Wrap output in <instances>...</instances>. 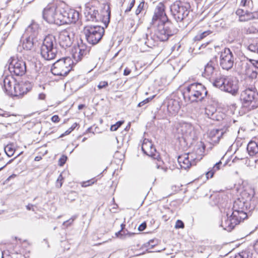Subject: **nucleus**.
<instances>
[{
  "instance_id": "1",
  "label": "nucleus",
  "mask_w": 258,
  "mask_h": 258,
  "mask_svg": "<svg viewBox=\"0 0 258 258\" xmlns=\"http://www.w3.org/2000/svg\"><path fill=\"white\" fill-rule=\"evenodd\" d=\"M257 203L254 188L246 186L234 202L232 209L224 212L226 215L222 216L220 226L224 230L231 231L241 221L247 218L248 212L253 210Z\"/></svg>"
},
{
  "instance_id": "2",
  "label": "nucleus",
  "mask_w": 258,
  "mask_h": 258,
  "mask_svg": "<svg viewBox=\"0 0 258 258\" xmlns=\"http://www.w3.org/2000/svg\"><path fill=\"white\" fill-rule=\"evenodd\" d=\"M240 100L243 107L248 110L256 108L258 107V93L253 86L246 88L240 94Z\"/></svg>"
},
{
  "instance_id": "3",
  "label": "nucleus",
  "mask_w": 258,
  "mask_h": 258,
  "mask_svg": "<svg viewBox=\"0 0 258 258\" xmlns=\"http://www.w3.org/2000/svg\"><path fill=\"white\" fill-rule=\"evenodd\" d=\"M206 87L201 83H192L188 85L184 93V98H188L191 102L202 101L207 95Z\"/></svg>"
},
{
  "instance_id": "4",
  "label": "nucleus",
  "mask_w": 258,
  "mask_h": 258,
  "mask_svg": "<svg viewBox=\"0 0 258 258\" xmlns=\"http://www.w3.org/2000/svg\"><path fill=\"white\" fill-rule=\"evenodd\" d=\"M213 85L224 91L235 95L238 90L237 82L233 80L232 78L226 77L219 74L213 82Z\"/></svg>"
},
{
  "instance_id": "5",
  "label": "nucleus",
  "mask_w": 258,
  "mask_h": 258,
  "mask_svg": "<svg viewBox=\"0 0 258 258\" xmlns=\"http://www.w3.org/2000/svg\"><path fill=\"white\" fill-rule=\"evenodd\" d=\"M57 52L56 43L54 36L52 35L46 36L40 49L42 57L46 60H51L55 58Z\"/></svg>"
},
{
  "instance_id": "6",
  "label": "nucleus",
  "mask_w": 258,
  "mask_h": 258,
  "mask_svg": "<svg viewBox=\"0 0 258 258\" xmlns=\"http://www.w3.org/2000/svg\"><path fill=\"white\" fill-rule=\"evenodd\" d=\"M190 6L188 3L176 1L170 7L173 18L177 22H181L188 17Z\"/></svg>"
},
{
  "instance_id": "7",
  "label": "nucleus",
  "mask_w": 258,
  "mask_h": 258,
  "mask_svg": "<svg viewBox=\"0 0 258 258\" xmlns=\"http://www.w3.org/2000/svg\"><path fill=\"white\" fill-rule=\"evenodd\" d=\"M73 64L69 57L59 59L53 64L51 71L55 76H66L72 69Z\"/></svg>"
},
{
  "instance_id": "8",
  "label": "nucleus",
  "mask_w": 258,
  "mask_h": 258,
  "mask_svg": "<svg viewBox=\"0 0 258 258\" xmlns=\"http://www.w3.org/2000/svg\"><path fill=\"white\" fill-rule=\"evenodd\" d=\"M84 33L87 42L92 45L97 44L104 34V28L99 26H87Z\"/></svg>"
},
{
  "instance_id": "9",
  "label": "nucleus",
  "mask_w": 258,
  "mask_h": 258,
  "mask_svg": "<svg viewBox=\"0 0 258 258\" xmlns=\"http://www.w3.org/2000/svg\"><path fill=\"white\" fill-rule=\"evenodd\" d=\"M157 24V27L155 31V35L161 41H166L170 36L176 33V30L173 29V25L170 22L159 23Z\"/></svg>"
},
{
  "instance_id": "10",
  "label": "nucleus",
  "mask_w": 258,
  "mask_h": 258,
  "mask_svg": "<svg viewBox=\"0 0 258 258\" xmlns=\"http://www.w3.org/2000/svg\"><path fill=\"white\" fill-rule=\"evenodd\" d=\"M59 25L76 23L79 19V13L74 9L59 8Z\"/></svg>"
},
{
  "instance_id": "11",
  "label": "nucleus",
  "mask_w": 258,
  "mask_h": 258,
  "mask_svg": "<svg viewBox=\"0 0 258 258\" xmlns=\"http://www.w3.org/2000/svg\"><path fill=\"white\" fill-rule=\"evenodd\" d=\"M9 70L16 76H22L26 72L25 62L21 58L16 56L11 57L9 61Z\"/></svg>"
},
{
  "instance_id": "12",
  "label": "nucleus",
  "mask_w": 258,
  "mask_h": 258,
  "mask_svg": "<svg viewBox=\"0 0 258 258\" xmlns=\"http://www.w3.org/2000/svg\"><path fill=\"white\" fill-rule=\"evenodd\" d=\"M219 64L222 69L228 71L232 68L235 58L228 48H225L219 54Z\"/></svg>"
},
{
  "instance_id": "13",
  "label": "nucleus",
  "mask_w": 258,
  "mask_h": 258,
  "mask_svg": "<svg viewBox=\"0 0 258 258\" xmlns=\"http://www.w3.org/2000/svg\"><path fill=\"white\" fill-rule=\"evenodd\" d=\"M74 33L71 28H68L60 32L58 36L59 43L63 48L70 47L73 41Z\"/></svg>"
},
{
  "instance_id": "14",
  "label": "nucleus",
  "mask_w": 258,
  "mask_h": 258,
  "mask_svg": "<svg viewBox=\"0 0 258 258\" xmlns=\"http://www.w3.org/2000/svg\"><path fill=\"white\" fill-rule=\"evenodd\" d=\"M169 22L165 12V6L162 3H160L156 7L154 14L153 16L152 22V25Z\"/></svg>"
},
{
  "instance_id": "15",
  "label": "nucleus",
  "mask_w": 258,
  "mask_h": 258,
  "mask_svg": "<svg viewBox=\"0 0 258 258\" xmlns=\"http://www.w3.org/2000/svg\"><path fill=\"white\" fill-rule=\"evenodd\" d=\"M91 47L84 43L82 40L81 39L80 42L78 43V46L72 50L73 57L77 62L80 61L84 56H86L89 53Z\"/></svg>"
},
{
  "instance_id": "16",
  "label": "nucleus",
  "mask_w": 258,
  "mask_h": 258,
  "mask_svg": "<svg viewBox=\"0 0 258 258\" xmlns=\"http://www.w3.org/2000/svg\"><path fill=\"white\" fill-rule=\"evenodd\" d=\"M58 10L59 8H55V7L44 9L43 12V19L48 23H54L59 25Z\"/></svg>"
},
{
  "instance_id": "17",
  "label": "nucleus",
  "mask_w": 258,
  "mask_h": 258,
  "mask_svg": "<svg viewBox=\"0 0 258 258\" xmlns=\"http://www.w3.org/2000/svg\"><path fill=\"white\" fill-rule=\"evenodd\" d=\"M142 150L144 154L151 157L154 159L159 161L161 159L159 153L156 151L152 142L148 139H145L143 141Z\"/></svg>"
},
{
  "instance_id": "18",
  "label": "nucleus",
  "mask_w": 258,
  "mask_h": 258,
  "mask_svg": "<svg viewBox=\"0 0 258 258\" xmlns=\"http://www.w3.org/2000/svg\"><path fill=\"white\" fill-rule=\"evenodd\" d=\"M180 131L185 139L194 140L197 137L195 128L190 123H182L180 126Z\"/></svg>"
},
{
  "instance_id": "19",
  "label": "nucleus",
  "mask_w": 258,
  "mask_h": 258,
  "mask_svg": "<svg viewBox=\"0 0 258 258\" xmlns=\"http://www.w3.org/2000/svg\"><path fill=\"white\" fill-rule=\"evenodd\" d=\"M241 73L251 79H255L257 76V72L254 63L242 62Z\"/></svg>"
},
{
  "instance_id": "20",
  "label": "nucleus",
  "mask_w": 258,
  "mask_h": 258,
  "mask_svg": "<svg viewBox=\"0 0 258 258\" xmlns=\"http://www.w3.org/2000/svg\"><path fill=\"white\" fill-rule=\"evenodd\" d=\"M4 90L5 92L9 95L11 96L13 93L15 86L16 85V81L15 79L12 76L9 75L5 77L3 80Z\"/></svg>"
},
{
  "instance_id": "21",
  "label": "nucleus",
  "mask_w": 258,
  "mask_h": 258,
  "mask_svg": "<svg viewBox=\"0 0 258 258\" xmlns=\"http://www.w3.org/2000/svg\"><path fill=\"white\" fill-rule=\"evenodd\" d=\"M216 72H218L215 71L214 62L212 61H210L205 66L204 72L203 73L202 75L213 83L214 80L219 76L217 75Z\"/></svg>"
},
{
  "instance_id": "22",
  "label": "nucleus",
  "mask_w": 258,
  "mask_h": 258,
  "mask_svg": "<svg viewBox=\"0 0 258 258\" xmlns=\"http://www.w3.org/2000/svg\"><path fill=\"white\" fill-rule=\"evenodd\" d=\"M178 162L181 168L187 169L192 165L196 164L195 160H191L190 154H184L179 156L178 158Z\"/></svg>"
},
{
  "instance_id": "23",
  "label": "nucleus",
  "mask_w": 258,
  "mask_h": 258,
  "mask_svg": "<svg viewBox=\"0 0 258 258\" xmlns=\"http://www.w3.org/2000/svg\"><path fill=\"white\" fill-rule=\"evenodd\" d=\"M167 107L169 113L171 115L176 114L180 108L179 102L177 100L173 99L168 100Z\"/></svg>"
},
{
  "instance_id": "24",
  "label": "nucleus",
  "mask_w": 258,
  "mask_h": 258,
  "mask_svg": "<svg viewBox=\"0 0 258 258\" xmlns=\"http://www.w3.org/2000/svg\"><path fill=\"white\" fill-rule=\"evenodd\" d=\"M205 150V146L202 142H201L200 144L198 145V148L195 151V153H190L191 160H195L196 162L200 161L204 156Z\"/></svg>"
},
{
  "instance_id": "25",
  "label": "nucleus",
  "mask_w": 258,
  "mask_h": 258,
  "mask_svg": "<svg viewBox=\"0 0 258 258\" xmlns=\"http://www.w3.org/2000/svg\"><path fill=\"white\" fill-rule=\"evenodd\" d=\"M85 14L87 21H98L97 16L98 15V11L94 7H87L86 8Z\"/></svg>"
},
{
  "instance_id": "26",
  "label": "nucleus",
  "mask_w": 258,
  "mask_h": 258,
  "mask_svg": "<svg viewBox=\"0 0 258 258\" xmlns=\"http://www.w3.org/2000/svg\"><path fill=\"white\" fill-rule=\"evenodd\" d=\"M224 132L222 129H213L209 133V137L214 143L219 142Z\"/></svg>"
},
{
  "instance_id": "27",
  "label": "nucleus",
  "mask_w": 258,
  "mask_h": 258,
  "mask_svg": "<svg viewBox=\"0 0 258 258\" xmlns=\"http://www.w3.org/2000/svg\"><path fill=\"white\" fill-rule=\"evenodd\" d=\"M14 91L15 92L11 96H22L27 93L28 90L25 84H16L14 87Z\"/></svg>"
},
{
  "instance_id": "28",
  "label": "nucleus",
  "mask_w": 258,
  "mask_h": 258,
  "mask_svg": "<svg viewBox=\"0 0 258 258\" xmlns=\"http://www.w3.org/2000/svg\"><path fill=\"white\" fill-rule=\"evenodd\" d=\"M247 151L250 156L257 155L258 157V145L254 141H250L247 145Z\"/></svg>"
},
{
  "instance_id": "29",
  "label": "nucleus",
  "mask_w": 258,
  "mask_h": 258,
  "mask_svg": "<svg viewBox=\"0 0 258 258\" xmlns=\"http://www.w3.org/2000/svg\"><path fill=\"white\" fill-rule=\"evenodd\" d=\"M39 26L35 23L32 22L26 29V33L30 35L29 36H33V38L36 36L38 33Z\"/></svg>"
},
{
  "instance_id": "30",
  "label": "nucleus",
  "mask_w": 258,
  "mask_h": 258,
  "mask_svg": "<svg viewBox=\"0 0 258 258\" xmlns=\"http://www.w3.org/2000/svg\"><path fill=\"white\" fill-rule=\"evenodd\" d=\"M34 38L33 36H28L24 41L22 44L23 48L26 50H31L34 45Z\"/></svg>"
},
{
  "instance_id": "31",
  "label": "nucleus",
  "mask_w": 258,
  "mask_h": 258,
  "mask_svg": "<svg viewBox=\"0 0 258 258\" xmlns=\"http://www.w3.org/2000/svg\"><path fill=\"white\" fill-rule=\"evenodd\" d=\"M236 14L239 16L240 21H247L248 14H249V12L247 11L239 9L236 11Z\"/></svg>"
},
{
  "instance_id": "32",
  "label": "nucleus",
  "mask_w": 258,
  "mask_h": 258,
  "mask_svg": "<svg viewBox=\"0 0 258 258\" xmlns=\"http://www.w3.org/2000/svg\"><path fill=\"white\" fill-rule=\"evenodd\" d=\"M221 164L222 163L221 161L216 163L213 168L206 173L207 177L208 178L209 177L212 178L213 176L214 173L220 169V166Z\"/></svg>"
},
{
  "instance_id": "33",
  "label": "nucleus",
  "mask_w": 258,
  "mask_h": 258,
  "mask_svg": "<svg viewBox=\"0 0 258 258\" xmlns=\"http://www.w3.org/2000/svg\"><path fill=\"white\" fill-rule=\"evenodd\" d=\"M211 32H212L210 30L203 32L197 35L195 37L194 39L195 41H200L204 38L205 37H206L207 36L209 35L211 33Z\"/></svg>"
},
{
  "instance_id": "34",
  "label": "nucleus",
  "mask_w": 258,
  "mask_h": 258,
  "mask_svg": "<svg viewBox=\"0 0 258 258\" xmlns=\"http://www.w3.org/2000/svg\"><path fill=\"white\" fill-rule=\"evenodd\" d=\"M256 25V24H253L246 28V33L254 34L257 32L258 29Z\"/></svg>"
},
{
  "instance_id": "35",
  "label": "nucleus",
  "mask_w": 258,
  "mask_h": 258,
  "mask_svg": "<svg viewBox=\"0 0 258 258\" xmlns=\"http://www.w3.org/2000/svg\"><path fill=\"white\" fill-rule=\"evenodd\" d=\"M5 152L9 157H11L14 155L15 150L12 145H8L5 148Z\"/></svg>"
},
{
  "instance_id": "36",
  "label": "nucleus",
  "mask_w": 258,
  "mask_h": 258,
  "mask_svg": "<svg viewBox=\"0 0 258 258\" xmlns=\"http://www.w3.org/2000/svg\"><path fill=\"white\" fill-rule=\"evenodd\" d=\"M247 48L251 52L258 53V42H254L249 44Z\"/></svg>"
},
{
  "instance_id": "37",
  "label": "nucleus",
  "mask_w": 258,
  "mask_h": 258,
  "mask_svg": "<svg viewBox=\"0 0 258 258\" xmlns=\"http://www.w3.org/2000/svg\"><path fill=\"white\" fill-rule=\"evenodd\" d=\"M96 181L97 180L95 179V178H92L87 181L82 182L81 184L82 187H86L93 184L95 182H96Z\"/></svg>"
},
{
  "instance_id": "38",
  "label": "nucleus",
  "mask_w": 258,
  "mask_h": 258,
  "mask_svg": "<svg viewBox=\"0 0 258 258\" xmlns=\"http://www.w3.org/2000/svg\"><path fill=\"white\" fill-rule=\"evenodd\" d=\"M240 253L243 258H252V253L249 249H245Z\"/></svg>"
},
{
  "instance_id": "39",
  "label": "nucleus",
  "mask_w": 258,
  "mask_h": 258,
  "mask_svg": "<svg viewBox=\"0 0 258 258\" xmlns=\"http://www.w3.org/2000/svg\"><path fill=\"white\" fill-rule=\"evenodd\" d=\"M124 122V121L120 120L117 121L115 124H113L110 127L111 131H116Z\"/></svg>"
},
{
  "instance_id": "40",
  "label": "nucleus",
  "mask_w": 258,
  "mask_h": 258,
  "mask_svg": "<svg viewBox=\"0 0 258 258\" xmlns=\"http://www.w3.org/2000/svg\"><path fill=\"white\" fill-rule=\"evenodd\" d=\"M157 241V239H151L145 244V246L146 247L150 246L151 248H153L157 245L158 242Z\"/></svg>"
},
{
  "instance_id": "41",
  "label": "nucleus",
  "mask_w": 258,
  "mask_h": 258,
  "mask_svg": "<svg viewBox=\"0 0 258 258\" xmlns=\"http://www.w3.org/2000/svg\"><path fill=\"white\" fill-rule=\"evenodd\" d=\"M252 19H258V12H249L247 21Z\"/></svg>"
},
{
  "instance_id": "42",
  "label": "nucleus",
  "mask_w": 258,
  "mask_h": 258,
  "mask_svg": "<svg viewBox=\"0 0 258 258\" xmlns=\"http://www.w3.org/2000/svg\"><path fill=\"white\" fill-rule=\"evenodd\" d=\"M63 180V178L61 174H60L57 178L56 183V186L58 188H60L62 186Z\"/></svg>"
},
{
  "instance_id": "43",
  "label": "nucleus",
  "mask_w": 258,
  "mask_h": 258,
  "mask_svg": "<svg viewBox=\"0 0 258 258\" xmlns=\"http://www.w3.org/2000/svg\"><path fill=\"white\" fill-rule=\"evenodd\" d=\"M108 86V83L106 81H101L97 86L99 89L105 88Z\"/></svg>"
},
{
  "instance_id": "44",
  "label": "nucleus",
  "mask_w": 258,
  "mask_h": 258,
  "mask_svg": "<svg viewBox=\"0 0 258 258\" xmlns=\"http://www.w3.org/2000/svg\"><path fill=\"white\" fill-rule=\"evenodd\" d=\"M144 2H142L140 3V4L139 5L136 11V14L137 15H138L142 11V10L143 9V7L144 6Z\"/></svg>"
},
{
  "instance_id": "45",
  "label": "nucleus",
  "mask_w": 258,
  "mask_h": 258,
  "mask_svg": "<svg viewBox=\"0 0 258 258\" xmlns=\"http://www.w3.org/2000/svg\"><path fill=\"white\" fill-rule=\"evenodd\" d=\"M67 160V157L65 155H62L59 159V165L62 166L66 163Z\"/></svg>"
},
{
  "instance_id": "46",
  "label": "nucleus",
  "mask_w": 258,
  "mask_h": 258,
  "mask_svg": "<svg viewBox=\"0 0 258 258\" xmlns=\"http://www.w3.org/2000/svg\"><path fill=\"white\" fill-rule=\"evenodd\" d=\"M184 223L182 221H181L180 220H177L175 225V228H184Z\"/></svg>"
},
{
  "instance_id": "47",
  "label": "nucleus",
  "mask_w": 258,
  "mask_h": 258,
  "mask_svg": "<svg viewBox=\"0 0 258 258\" xmlns=\"http://www.w3.org/2000/svg\"><path fill=\"white\" fill-rule=\"evenodd\" d=\"M151 100V98H147L145 99V100H144L143 101L140 102L138 104V107H142L144 105H145V104H146L147 103H148V102H149V101Z\"/></svg>"
},
{
  "instance_id": "48",
  "label": "nucleus",
  "mask_w": 258,
  "mask_h": 258,
  "mask_svg": "<svg viewBox=\"0 0 258 258\" xmlns=\"http://www.w3.org/2000/svg\"><path fill=\"white\" fill-rule=\"evenodd\" d=\"M135 4V0H132L131 3L130 4V5L125 10V13H128L130 12L133 8V7L134 6Z\"/></svg>"
},
{
  "instance_id": "49",
  "label": "nucleus",
  "mask_w": 258,
  "mask_h": 258,
  "mask_svg": "<svg viewBox=\"0 0 258 258\" xmlns=\"http://www.w3.org/2000/svg\"><path fill=\"white\" fill-rule=\"evenodd\" d=\"M206 113L209 116V117L214 118V111H212V112H211L210 110L209 109L206 108Z\"/></svg>"
},
{
  "instance_id": "50",
  "label": "nucleus",
  "mask_w": 258,
  "mask_h": 258,
  "mask_svg": "<svg viewBox=\"0 0 258 258\" xmlns=\"http://www.w3.org/2000/svg\"><path fill=\"white\" fill-rule=\"evenodd\" d=\"M77 216H73L70 219L63 222L62 225H64L66 223H67L68 222H70V223H72L73 221L77 218Z\"/></svg>"
},
{
  "instance_id": "51",
  "label": "nucleus",
  "mask_w": 258,
  "mask_h": 258,
  "mask_svg": "<svg viewBox=\"0 0 258 258\" xmlns=\"http://www.w3.org/2000/svg\"><path fill=\"white\" fill-rule=\"evenodd\" d=\"M147 225L145 222L142 223L140 225V226L138 227V230L140 231H142L145 229L146 228Z\"/></svg>"
},
{
  "instance_id": "52",
  "label": "nucleus",
  "mask_w": 258,
  "mask_h": 258,
  "mask_svg": "<svg viewBox=\"0 0 258 258\" xmlns=\"http://www.w3.org/2000/svg\"><path fill=\"white\" fill-rule=\"evenodd\" d=\"M51 119V121L53 122H58L59 121L60 119L58 115H54L52 116Z\"/></svg>"
},
{
  "instance_id": "53",
  "label": "nucleus",
  "mask_w": 258,
  "mask_h": 258,
  "mask_svg": "<svg viewBox=\"0 0 258 258\" xmlns=\"http://www.w3.org/2000/svg\"><path fill=\"white\" fill-rule=\"evenodd\" d=\"M34 206L32 204H29L28 205L26 206L27 210H32V211L35 212V210L34 208Z\"/></svg>"
},
{
  "instance_id": "54",
  "label": "nucleus",
  "mask_w": 258,
  "mask_h": 258,
  "mask_svg": "<svg viewBox=\"0 0 258 258\" xmlns=\"http://www.w3.org/2000/svg\"><path fill=\"white\" fill-rule=\"evenodd\" d=\"M145 37H146V38H145L144 39H147V41H145V42H146L145 43L146 44H147V45L150 46V45L152 44H149V42H152V40H149V39L148 38V35L147 34H145Z\"/></svg>"
},
{
  "instance_id": "55",
  "label": "nucleus",
  "mask_w": 258,
  "mask_h": 258,
  "mask_svg": "<svg viewBox=\"0 0 258 258\" xmlns=\"http://www.w3.org/2000/svg\"><path fill=\"white\" fill-rule=\"evenodd\" d=\"M107 17H108L107 18V24H106V21H105V24L106 25V27H107V25L109 22L110 12L108 11H107Z\"/></svg>"
},
{
  "instance_id": "56",
  "label": "nucleus",
  "mask_w": 258,
  "mask_h": 258,
  "mask_svg": "<svg viewBox=\"0 0 258 258\" xmlns=\"http://www.w3.org/2000/svg\"><path fill=\"white\" fill-rule=\"evenodd\" d=\"M45 94L44 93H40L38 95V99L39 100H44L45 98Z\"/></svg>"
},
{
  "instance_id": "57",
  "label": "nucleus",
  "mask_w": 258,
  "mask_h": 258,
  "mask_svg": "<svg viewBox=\"0 0 258 258\" xmlns=\"http://www.w3.org/2000/svg\"><path fill=\"white\" fill-rule=\"evenodd\" d=\"M131 73V70L127 68L124 69L123 72V75L124 76H127Z\"/></svg>"
},
{
  "instance_id": "58",
  "label": "nucleus",
  "mask_w": 258,
  "mask_h": 258,
  "mask_svg": "<svg viewBox=\"0 0 258 258\" xmlns=\"http://www.w3.org/2000/svg\"><path fill=\"white\" fill-rule=\"evenodd\" d=\"M72 132V128H69L67 131L65 132V133L62 134L60 137H63L64 135H68L70 134Z\"/></svg>"
},
{
  "instance_id": "59",
  "label": "nucleus",
  "mask_w": 258,
  "mask_h": 258,
  "mask_svg": "<svg viewBox=\"0 0 258 258\" xmlns=\"http://www.w3.org/2000/svg\"><path fill=\"white\" fill-rule=\"evenodd\" d=\"M253 248L255 252L258 253V240L254 244Z\"/></svg>"
},
{
  "instance_id": "60",
  "label": "nucleus",
  "mask_w": 258,
  "mask_h": 258,
  "mask_svg": "<svg viewBox=\"0 0 258 258\" xmlns=\"http://www.w3.org/2000/svg\"><path fill=\"white\" fill-rule=\"evenodd\" d=\"M250 61L251 62V63H254L256 69H258V60L250 59Z\"/></svg>"
},
{
  "instance_id": "61",
  "label": "nucleus",
  "mask_w": 258,
  "mask_h": 258,
  "mask_svg": "<svg viewBox=\"0 0 258 258\" xmlns=\"http://www.w3.org/2000/svg\"><path fill=\"white\" fill-rule=\"evenodd\" d=\"M247 2V0H241L240 5L242 6H245L246 5Z\"/></svg>"
},
{
  "instance_id": "62",
  "label": "nucleus",
  "mask_w": 258,
  "mask_h": 258,
  "mask_svg": "<svg viewBox=\"0 0 258 258\" xmlns=\"http://www.w3.org/2000/svg\"><path fill=\"white\" fill-rule=\"evenodd\" d=\"M235 258H243V257L241 254V253L239 252V253L235 255Z\"/></svg>"
},
{
  "instance_id": "63",
  "label": "nucleus",
  "mask_w": 258,
  "mask_h": 258,
  "mask_svg": "<svg viewBox=\"0 0 258 258\" xmlns=\"http://www.w3.org/2000/svg\"><path fill=\"white\" fill-rule=\"evenodd\" d=\"M254 162H255V168H258V158L255 159L254 160Z\"/></svg>"
},
{
  "instance_id": "64",
  "label": "nucleus",
  "mask_w": 258,
  "mask_h": 258,
  "mask_svg": "<svg viewBox=\"0 0 258 258\" xmlns=\"http://www.w3.org/2000/svg\"><path fill=\"white\" fill-rule=\"evenodd\" d=\"M77 126V123H75L73 124V125L70 128H72V131H73Z\"/></svg>"
}]
</instances>
